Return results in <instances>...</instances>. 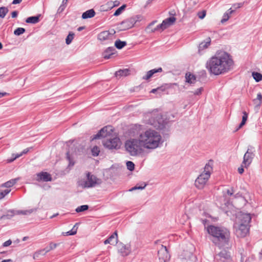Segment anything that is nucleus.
Here are the masks:
<instances>
[{"label":"nucleus","mask_w":262,"mask_h":262,"mask_svg":"<svg viewBox=\"0 0 262 262\" xmlns=\"http://www.w3.org/2000/svg\"><path fill=\"white\" fill-rule=\"evenodd\" d=\"M233 65V61L229 54L226 52H217L206 63L208 71L214 75L225 74L229 71Z\"/></svg>","instance_id":"1"},{"label":"nucleus","mask_w":262,"mask_h":262,"mask_svg":"<svg viewBox=\"0 0 262 262\" xmlns=\"http://www.w3.org/2000/svg\"><path fill=\"white\" fill-rule=\"evenodd\" d=\"M132 130L133 136H139L145 149H155L160 147L163 143L160 134L154 129L143 130L142 125L136 124L132 128Z\"/></svg>","instance_id":"2"},{"label":"nucleus","mask_w":262,"mask_h":262,"mask_svg":"<svg viewBox=\"0 0 262 262\" xmlns=\"http://www.w3.org/2000/svg\"><path fill=\"white\" fill-rule=\"evenodd\" d=\"M207 231L212 236V242L220 247L227 244L230 238V231L224 227L210 225L207 227Z\"/></svg>","instance_id":"3"},{"label":"nucleus","mask_w":262,"mask_h":262,"mask_svg":"<svg viewBox=\"0 0 262 262\" xmlns=\"http://www.w3.org/2000/svg\"><path fill=\"white\" fill-rule=\"evenodd\" d=\"M133 138L127 140L125 143V147L126 151L132 156H137L143 152L144 147L139 138Z\"/></svg>","instance_id":"4"},{"label":"nucleus","mask_w":262,"mask_h":262,"mask_svg":"<svg viewBox=\"0 0 262 262\" xmlns=\"http://www.w3.org/2000/svg\"><path fill=\"white\" fill-rule=\"evenodd\" d=\"M144 120L146 123L157 129H162L166 123L162 116L158 113H150L146 114Z\"/></svg>","instance_id":"5"},{"label":"nucleus","mask_w":262,"mask_h":262,"mask_svg":"<svg viewBox=\"0 0 262 262\" xmlns=\"http://www.w3.org/2000/svg\"><path fill=\"white\" fill-rule=\"evenodd\" d=\"M100 183V180L90 172H88L86 178L79 180L77 182V185L82 188H86L95 187L97 184Z\"/></svg>","instance_id":"6"},{"label":"nucleus","mask_w":262,"mask_h":262,"mask_svg":"<svg viewBox=\"0 0 262 262\" xmlns=\"http://www.w3.org/2000/svg\"><path fill=\"white\" fill-rule=\"evenodd\" d=\"M102 143L103 146L108 149H118L121 145L120 139L117 137L105 139L103 140Z\"/></svg>","instance_id":"7"},{"label":"nucleus","mask_w":262,"mask_h":262,"mask_svg":"<svg viewBox=\"0 0 262 262\" xmlns=\"http://www.w3.org/2000/svg\"><path fill=\"white\" fill-rule=\"evenodd\" d=\"M234 227L235 228V234L238 237H244L249 233V227L247 224H241L236 223Z\"/></svg>","instance_id":"8"},{"label":"nucleus","mask_w":262,"mask_h":262,"mask_svg":"<svg viewBox=\"0 0 262 262\" xmlns=\"http://www.w3.org/2000/svg\"><path fill=\"white\" fill-rule=\"evenodd\" d=\"M209 178L210 175L208 173H202L195 181L194 185L195 187L200 189L204 188Z\"/></svg>","instance_id":"9"},{"label":"nucleus","mask_w":262,"mask_h":262,"mask_svg":"<svg viewBox=\"0 0 262 262\" xmlns=\"http://www.w3.org/2000/svg\"><path fill=\"white\" fill-rule=\"evenodd\" d=\"M117 247L118 252L122 256H126L128 255L132 251V243L125 245L123 243H118Z\"/></svg>","instance_id":"10"},{"label":"nucleus","mask_w":262,"mask_h":262,"mask_svg":"<svg viewBox=\"0 0 262 262\" xmlns=\"http://www.w3.org/2000/svg\"><path fill=\"white\" fill-rule=\"evenodd\" d=\"M176 20V18L173 17H170L164 19L162 23L158 25L152 31V32H155L156 31H158L159 30H161L162 31L165 30L169 26L172 25Z\"/></svg>","instance_id":"11"},{"label":"nucleus","mask_w":262,"mask_h":262,"mask_svg":"<svg viewBox=\"0 0 262 262\" xmlns=\"http://www.w3.org/2000/svg\"><path fill=\"white\" fill-rule=\"evenodd\" d=\"M112 126H105L102 128L96 135H95L93 139H97L100 138H107L112 135Z\"/></svg>","instance_id":"12"},{"label":"nucleus","mask_w":262,"mask_h":262,"mask_svg":"<svg viewBox=\"0 0 262 262\" xmlns=\"http://www.w3.org/2000/svg\"><path fill=\"white\" fill-rule=\"evenodd\" d=\"M136 22L135 18L132 17L126 19L120 24V28L122 30H126L132 28Z\"/></svg>","instance_id":"13"},{"label":"nucleus","mask_w":262,"mask_h":262,"mask_svg":"<svg viewBox=\"0 0 262 262\" xmlns=\"http://www.w3.org/2000/svg\"><path fill=\"white\" fill-rule=\"evenodd\" d=\"M254 156V155L253 151L248 149L244 156L243 161L242 162L243 165H244L245 167H247L250 165Z\"/></svg>","instance_id":"14"},{"label":"nucleus","mask_w":262,"mask_h":262,"mask_svg":"<svg viewBox=\"0 0 262 262\" xmlns=\"http://www.w3.org/2000/svg\"><path fill=\"white\" fill-rule=\"evenodd\" d=\"M237 220L236 223L249 225V224L251 221V217L250 214L241 213L237 216Z\"/></svg>","instance_id":"15"},{"label":"nucleus","mask_w":262,"mask_h":262,"mask_svg":"<svg viewBox=\"0 0 262 262\" xmlns=\"http://www.w3.org/2000/svg\"><path fill=\"white\" fill-rule=\"evenodd\" d=\"M158 255L160 259L166 261L169 259V255L168 254L166 247L163 245L161 246V249L158 251Z\"/></svg>","instance_id":"16"},{"label":"nucleus","mask_w":262,"mask_h":262,"mask_svg":"<svg viewBox=\"0 0 262 262\" xmlns=\"http://www.w3.org/2000/svg\"><path fill=\"white\" fill-rule=\"evenodd\" d=\"M37 181H43L44 182L51 181L52 180L50 174L47 172H41L37 174Z\"/></svg>","instance_id":"17"},{"label":"nucleus","mask_w":262,"mask_h":262,"mask_svg":"<svg viewBox=\"0 0 262 262\" xmlns=\"http://www.w3.org/2000/svg\"><path fill=\"white\" fill-rule=\"evenodd\" d=\"M118 241V234L117 231H115L113 234H112L107 239L104 241V244L105 245L110 244H114V243H116L117 244Z\"/></svg>","instance_id":"18"},{"label":"nucleus","mask_w":262,"mask_h":262,"mask_svg":"<svg viewBox=\"0 0 262 262\" xmlns=\"http://www.w3.org/2000/svg\"><path fill=\"white\" fill-rule=\"evenodd\" d=\"M162 71L163 70L162 68L152 69L146 73V74L143 77V79L144 80H148L152 76H154V74H155L157 73L162 72Z\"/></svg>","instance_id":"19"},{"label":"nucleus","mask_w":262,"mask_h":262,"mask_svg":"<svg viewBox=\"0 0 262 262\" xmlns=\"http://www.w3.org/2000/svg\"><path fill=\"white\" fill-rule=\"evenodd\" d=\"M16 213L14 210H9L2 213L3 220H10Z\"/></svg>","instance_id":"20"},{"label":"nucleus","mask_w":262,"mask_h":262,"mask_svg":"<svg viewBox=\"0 0 262 262\" xmlns=\"http://www.w3.org/2000/svg\"><path fill=\"white\" fill-rule=\"evenodd\" d=\"M210 43L211 38L210 37L207 38L204 41L201 42L199 46V52L200 53L201 51L208 48L210 45Z\"/></svg>","instance_id":"21"},{"label":"nucleus","mask_w":262,"mask_h":262,"mask_svg":"<svg viewBox=\"0 0 262 262\" xmlns=\"http://www.w3.org/2000/svg\"><path fill=\"white\" fill-rule=\"evenodd\" d=\"M58 244L53 243H50L49 244V246L46 247L45 249L39 251L38 253L39 254H41L42 252H45L43 254H45L46 253L50 251L51 250H52L56 248V247L58 246Z\"/></svg>","instance_id":"22"},{"label":"nucleus","mask_w":262,"mask_h":262,"mask_svg":"<svg viewBox=\"0 0 262 262\" xmlns=\"http://www.w3.org/2000/svg\"><path fill=\"white\" fill-rule=\"evenodd\" d=\"M19 178H15L13 179H11L6 183L2 184L1 187H6V188H10L12 186H13L14 185H15L16 182L19 180Z\"/></svg>","instance_id":"23"},{"label":"nucleus","mask_w":262,"mask_h":262,"mask_svg":"<svg viewBox=\"0 0 262 262\" xmlns=\"http://www.w3.org/2000/svg\"><path fill=\"white\" fill-rule=\"evenodd\" d=\"M115 49L114 47H108L103 53V56L105 59H109L114 54Z\"/></svg>","instance_id":"24"},{"label":"nucleus","mask_w":262,"mask_h":262,"mask_svg":"<svg viewBox=\"0 0 262 262\" xmlns=\"http://www.w3.org/2000/svg\"><path fill=\"white\" fill-rule=\"evenodd\" d=\"M235 11L234 10H232V8H230L227 11H226L223 16V18L221 19V23L223 24L227 21L229 18L230 15Z\"/></svg>","instance_id":"25"},{"label":"nucleus","mask_w":262,"mask_h":262,"mask_svg":"<svg viewBox=\"0 0 262 262\" xmlns=\"http://www.w3.org/2000/svg\"><path fill=\"white\" fill-rule=\"evenodd\" d=\"M95 15V12L93 9L89 10L84 12L82 15V18L83 19H86L88 18H92Z\"/></svg>","instance_id":"26"},{"label":"nucleus","mask_w":262,"mask_h":262,"mask_svg":"<svg viewBox=\"0 0 262 262\" xmlns=\"http://www.w3.org/2000/svg\"><path fill=\"white\" fill-rule=\"evenodd\" d=\"M110 33L108 31H103L98 34V38L100 40L104 41L108 39Z\"/></svg>","instance_id":"27"},{"label":"nucleus","mask_w":262,"mask_h":262,"mask_svg":"<svg viewBox=\"0 0 262 262\" xmlns=\"http://www.w3.org/2000/svg\"><path fill=\"white\" fill-rule=\"evenodd\" d=\"M40 15L35 16H31L27 18L26 22L30 24H36L39 21Z\"/></svg>","instance_id":"28"},{"label":"nucleus","mask_w":262,"mask_h":262,"mask_svg":"<svg viewBox=\"0 0 262 262\" xmlns=\"http://www.w3.org/2000/svg\"><path fill=\"white\" fill-rule=\"evenodd\" d=\"M129 70L127 69L124 70H120L115 73L117 77L121 76H126L129 74Z\"/></svg>","instance_id":"29"},{"label":"nucleus","mask_w":262,"mask_h":262,"mask_svg":"<svg viewBox=\"0 0 262 262\" xmlns=\"http://www.w3.org/2000/svg\"><path fill=\"white\" fill-rule=\"evenodd\" d=\"M221 260L224 261V259H228L230 258V255L226 251H222L218 254Z\"/></svg>","instance_id":"30"},{"label":"nucleus","mask_w":262,"mask_h":262,"mask_svg":"<svg viewBox=\"0 0 262 262\" xmlns=\"http://www.w3.org/2000/svg\"><path fill=\"white\" fill-rule=\"evenodd\" d=\"M185 78L186 82L188 83H193L195 81V76L190 73H186Z\"/></svg>","instance_id":"31"},{"label":"nucleus","mask_w":262,"mask_h":262,"mask_svg":"<svg viewBox=\"0 0 262 262\" xmlns=\"http://www.w3.org/2000/svg\"><path fill=\"white\" fill-rule=\"evenodd\" d=\"M29 148H26L20 154H17L15 156V157L12 159H7V162L8 163H11L13 162L14 160L20 157L23 154H26L29 151Z\"/></svg>","instance_id":"32"},{"label":"nucleus","mask_w":262,"mask_h":262,"mask_svg":"<svg viewBox=\"0 0 262 262\" xmlns=\"http://www.w3.org/2000/svg\"><path fill=\"white\" fill-rule=\"evenodd\" d=\"M126 45V41H121L120 39L117 40L115 42V47L118 49H121Z\"/></svg>","instance_id":"33"},{"label":"nucleus","mask_w":262,"mask_h":262,"mask_svg":"<svg viewBox=\"0 0 262 262\" xmlns=\"http://www.w3.org/2000/svg\"><path fill=\"white\" fill-rule=\"evenodd\" d=\"M114 7L113 1H109L106 4L101 6V8L103 11L111 10Z\"/></svg>","instance_id":"34"},{"label":"nucleus","mask_w":262,"mask_h":262,"mask_svg":"<svg viewBox=\"0 0 262 262\" xmlns=\"http://www.w3.org/2000/svg\"><path fill=\"white\" fill-rule=\"evenodd\" d=\"M262 100V95L260 93L257 94L256 98L253 99L254 104L257 106H259Z\"/></svg>","instance_id":"35"},{"label":"nucleus","mask_w":262,"mask_h":262,"mask_svg":"<svg viewBox=\"0 0 262 262\" xmlns=\"http://www.w3.org/2000/svg\"><path fill=\"white\" fill-rule=\"evenodd\" d=\"M77 224L73 227L72 230L66 232H62V234L64 236L73 235L76 234L77 228H75Z\"/></svg>","instance_id":"36"},{"label":"nucleus","mask_w":262,"mask_h":262,"mask_svg":"<svg viewBox=\"0 0 262 262\" xmlns=\"http://www.w3.org/2000/svg\"><path fill=\"white\" fill-rule=\"evenodd\" d=\"M37 210V208H34V209H29V210H23V211H16V214H22L24 215H27V214H30L33 213V212L36 211Z\"/></svg>","instance_id":"37"},{"label":"nucleus","mask_w":262,"mask_h":262,"mask_svg":"<svg viewBox=\"0 0 262 262\" xmlns=\"http://www.w3.org/2000/svg\"><path fill=\"white\" fill-rule=\"evenodd\" d=\"M212 170V164L209 162L207 163L204 167V170L202 173H206L210 176L211 171Z\"/></svg>","instance_id":"38"},{"label":"nucleus","mask_w":262,"mask_h":262,"mask_svg":"<svg viewBox=\"0 0 262 262\" xmlns=\"http://www.w3.org/2000/svg\"><path fill=\"white\" fill-rule=\"evenodd\" d=\"M252 76L256 81L259 82L262 80V74L258 72H253Z\"/></svg>","instance_id":"39"},{"label":"nucleus","mask_w":262,"mask_h":262,"mask_svg":"<svg viewBox=\"0 0 262 262\" xmlns=\"http://www.w3.org/2000/svg\"><path fill=\"white\" fill-rule=\"evenodd\" d=\"M8 11V9L5 7H0V17L4 18Z\"/></svg>","instance_id":"40"},{"label":"nucleus","mask_w":262,"mask_h":262,"mask_svg":"<svg viewBox=\"0 0 262 262\" xmlns=\"http://www.w3.org/2000/svg\"><path fill=\"white\" fill-rule=\"evenodd\" d=\"M67 158L69 161V166H73L74 165L75 162L74 161L73 157L70 155V152H68L67 153Z\"/></svg>","instance_id":"41"},{"label":"nucleus","mask_w":262,"mask_h":262,"mask_svg":"<svg viewBox=\"0 0 262 262\" xmlns=\"http://www.w3.org/2000/svg\"><path fill=\"white\" fill-rule=\"evenodd\" d=\"M89 209V206L87 205H81L80 206L76 208L75 211L77 212H81L85 210H87Z\"/></svg>","instance_id":"42"},{"label":"nucleus","mask_w":262,"mask_h":262,"mask_svg":"<svg viewBox=\"0 0 262 262\" xmlns=\"http://www.w3.org/2000/svg\"><path fill=\"white\" fill-rule=\"evenodd\" d=\"M92 154L93 156L96 157L99 155L100 152L99 148L98 146H95L91 149Z\"/></svg>","instance_id":"43"},{"label":"nucleus","mask_w":262,"mask_h":262,"mask_svg":"<svg viewBox=\"0 0 262 262\" xmlns=\"http://www.w3.org/2000/svg\"><path fill=\"white\" fill-rule=\"evenodd\" d=\"M74 34L70 32L69 35L67 36L66 39V42L67 45H69L71 43L72 40L74 38Z\"/></svg>","instance_id":"44"},{"label":"nucleus","mask_w":262,"mask_h":262,"mask_svg":"<svg viewBox=\"0 0 262 262\" xmlns=\"http://www.w3.org/2000/svg\"><path fill=\"white\" fill-rule=\"evenodd\" d=\"M25 29L23 28H17L14 31V34L15 35L19 36L23 34L25 32Z\"/></svg>","instance_id":"45"},{"label":"nucleus","mask_w":262,"mask_h":262,"mask_svg":"<svg viewBox=\"0 0 262 262\" xmlns=\"http://www.w3.org/2000/svg\"><path fill=\"white\" fill-rule=\"evenodd\" d=\"M11 191V189H6L4 190L0 191V200L3 199L6 195H7Z\"/></svg>","instance_id":"46"},{"label":"nucleus","mask_w":262,"mask_h":262,"mask_svg":"<svg viewBox=\"0 0 262 262\" xmlns=\"http://www.w3.org/2000/svg\"><path fill=\"white\" fill-rule=\"evenodd\" d=\"M125 7H126V5H123L122 6H121L120 7H119L115 12V13L114 14V16H118V15H119L121 13L122 11L125 9Z\"/></svg>","instance_id":"47"},{"label":"nucleus","mask_w":262,"mask_h":262,"mask_svg":"<svg viewBox=\"0 0 262 262\" xmlns=\"http://www.w3.org/2000/svg\"><path fill=\"white\" fill-rule=\"evenodd\" d=\"M146 184H145V183H142L141 185L140 186H138V185H137L136 186H135V187H133L132 189H130L129 190V191H133V190H136V189H141V190H142L144 188H145V187H146Z\"/></svg>","instance_id":"48"},{"label":"nucleus","mask_w":262,"mask_h":262,"mask_svg":"<svg viewBox=\"0 0 262 262\" xmlns=\"http://www.w3.org/2000/svg\"><path fill=\"white\" fill-rule=\"evenodd\" d=\"M126 166L129 170L133 171L135 168V164L132 161H127L126 162Z\"/></svg>","instance_id":"49"},{"label":"nucleus","mask_w":262,"mask_h":262,"mask_svg":"<svg viewBox=\"0 0 262 262\" xmlns=\"http://www.w3.org/2000/svg\"><path fill=\"white\" fill-rule=\"evenodd\" d=\"M164 89L162 88H158L157 89H152L151 91H150V93H155L156 92H158L159 93H161V92H163L164 91Z\"/></svg>","instance_id":"50"},{"label":"nucleus","mask_w":262,"mask_h":262,"mask_svg":"<svg viewBox=\"0 0 262 262\" xmlns=\"http://www.w3.org/2000/svg\"><path fill=\"white\" fill-rule=\"evenodd\" d=\"M243 6V3H242L234 4L232 5V8H233V10H234L235 11V10H236V9L240 8H241Z\"/></svg>","instance_id":"51"},{"label":"nucleus","mask_w":262,"mask_h":262,"mask_svg":"<svg viewBox=\"0 0 262 262\" xmlns=\"http://www.w3.org/2000/svg\"><path fill=\"white\" fill-rule=\"evenodd\" d=\"M67 7V6L66 5H64L63 4H61L60 7H59L58 10H57V12L58 13H61L63 11V10L65 9L66 7Z\"/></svg>","instance_id":"52"},{"label":"nucleus","mask_w":262,"mask_h":262,"mask_svg":"<svg viewBox=\"0 0 262 262\" xmlns=\"http://www.w3.org/2000/svg\"><path fill=\"white\" fill-rule=\"evenodd\" d=\"M205 15H206V11H203L202 12L198 13V16L201 19L204 18L205 17Z\"/></svg>","instance_id":"53"},{"label":"nucleus","mask_w":262,"mask_h":262,"mask_svg":"<svg viewBox=\"0 0 262 262\" xmlns=\"http://www.w3.org/2000/svg\"><path fill=\"white\" fill-rule=\"evenodd\" d=\"M244 167H245V166H244V165H243V163H242L241 164V166L238 168V172H239V173L242 174L244 172Z\"/></svg>","instance_id":"54"},{"label":"nucleus","mask_w":262,"mask_h":262,"mask_svg":"<svg viewBox=\"0 0 262 262\" xmlns=\"http://www.w3.org/2000/svg\"><path fill=\"white\" fill-rule=\"evenodd\" d=\"M202 88H200L198 89H197L194 92V95H199L200 94H201L202 93Z\"/></svg>","instance_id":"55"},{"label":"nucleus","mask_w":262,"mask_h":262,"mask_svg":"<svg viewBox=\"0 0 262 262\" xmlns=\"http://www.w3.org/2000/svg\"><path fill=\"white\" fill-rule=\"evenodd\" d=\"M11 243H12V241L10 239H9L8 241H7L6 242H5V243H4L3 246L4 247L9 246V245H10L11 244Z\"/></svg>","instance_id":"56"},{"label":"nucleus","mask_w":262,"mask_h":262,"mask_svg":"<svg viewBox=\"0 0 262 262\" xmlns=\"http://www.w3.org/2000/svg\"><path fill=\"white\" fill-rule=\"evenodd\" d=\"M248 118V115L245 112H244V115L242 118V121L244 122H246Z\"/></svg>","instance_id":"57"},{"label":"nucleus","mask_w":262,"mask_h":262,"mask_svg":"<svg viewBox=\"0 0 262 262\" xmlns=\"http://www.w3.org/2000/svg\"><path fill=\"white\" fill-rule=\"evenodd\" d=\"M18 15V12L16 11H13L11 13V16L12 18H15Z\"/></svg>","instance_id":"58"},{"label":"nucleus","mask_w":262,"mask_h":262,"mask_svg":"<svg viewBox=\"0 0 262 262\" xmlns=\"http://www.w3.org/2000/svg\"><path fill=\"white\" fill-rule=\"evenodd\" d=\"M234 191L233 189H231V190L228 189L227 190V193L229 195H232L233 194Z\"/></svg>","instance_id":"59"},{"label":"nucleus","mask_w":262,"mask_h":262,"mask_svg":"<svg viewBox=\"0 0 262 262\" xmlns=\"http://www.w3.org/2000/svg\"><path fill=\"white\" fill-rule=\"evenodd\" d=\"M113 6L114 7H116V6H118L119 5V2L118 1H115L114 2L113 1Z\"/></svg>","instance_id":"60"},{"label":"nucleus","mask_w":262,"mask_h":262,"mask_svg":"<svg viewBox=\"0 0 262 262\" xmlns=\"http://www.w3.org/2000/svg\"><path fill=\"white\" fill-rule=\"evenodd\" d=\"M21 1H22V0H13L12 4H19Z\"/></svg>","instance_id":"61"},{"label":"nucleus","mask_w":262,"mask_h":262,"mask_svg":"<svg viewBox=\"0 0 262 262\" xmlns=\"http://www.w3.org/2000/svg\"><path fill=\"white\" fill-rule=\"evenodd\" d=\"M245 123H246L245 122L242 121L241 123L239 125L238 128H241V127H242V126L244 125H245Z\"/></svg>","instance_id":"62"},{"label":"nucleus","mask_w":262,"mask_h":262,"mask_svg":"<svg viewBox=\"0 0 262 262\" xmlns=\"http://www.w3.org/2000/svg\"><path fill=\"white\" fill-rule=\"evenodd\" d=\"M8 94L6 92L0 93V98L7 95Z\"/></svg>","instance_id":"63"},{"label":"nucleus","mask_w":262,"mask_h":262,"mask_svg":"<svg viewBox=\"0 0 262 262\" xmlns=\"http://www.w3.org/2000/svg\"><path fill=\"white\" fill-rule=\"evenodd\" d=\"M68 0H62V4L67 6Z\"/></svg>","instance_id":"64"}]
</instances>
